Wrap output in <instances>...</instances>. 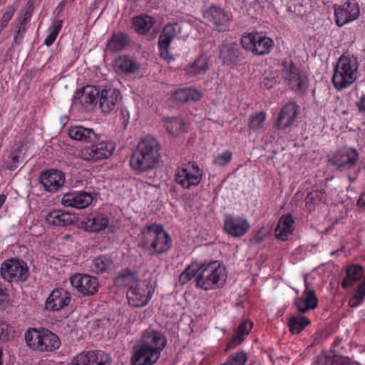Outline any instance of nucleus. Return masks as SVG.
Returning <instances> with one entry per match:
<instances>
[{
  "mask_svg": "<svg viewBox=\"0 0 365 365\" xmlns=\"http://www.w3.org/2000/svg\"><path fill=\"white\" fill-rule=\"evenodd\" d=\"M309 324L310 321L307 317L302 315H295L289 318L288 326L292 334H297Z\"/></svg>",
  "mask_w": 365,
  "mask_h": 365,
  "instance_id": "nucleus-39",
  "label": "nucleus"
},
{
  "mask_svg": "<svg viewBox=\"0 0 365 365\" xmlns=\"http://www.w3.org/2000/svg\"><path fill=\"white\" fill-rule=\"evenodd\" d=\"M208 69V63L206 56H200L188 68L187 73L191 76L202 75Z\"/></svg>",
  "mask_w": 365,
  "mask_h": 365,
  "instance_id": "nucleus-40",
  "label": "nucleus"
},
{
  "mask_svg": "<svg viewBox=\"0 0 365 365\" xmlns=\"http://www.w3.org/2000/svg\"><path fill=\"white\" fill-rule=\"evenodd\" d=\"M167 344V339L163 333L155 330H146L139 342L134 346L130 359L132 365H153L160 359L161 352Z\"/></svg>",
  "mask_w": 365,
  "mask_h": 365,
  "instance_id": "nucleus-2",
  "label": "nucleus"
},
{
  "mask_svg": "<svg viewBox=\"0 0 365 365\" xmlns=\"http://www.w3.org/2000/svg\"><path fill=\"white\" fill-rule=\"evenodd\" d=\"M160 145L151 135L142 138L130 158L131 168L138 174L154 170L160 158Z\"/></svg>",
  "mask_w": 365,
  "mask_h": 365,
  "instance_id": "nucleus-3",
  "label": "nucleus"
},
{
  "mask_svg": "<svg viewBox=\"0 0 365 365\" xmlns=\"http://www.w3.org/2000/svg\"><path fill=\"white\" fill-rule=\"evenodd\" d=\"M38 181L45 190L49 192H56L63 186L65 175L63 172L58 170H48L40 175Z\"/></svg>",
  "mask_w": 365,
  "mask_h": 365,
  "instance_id": "nucleus-19",
  "label": "nucleus"
},
{
  "mask_svg": "<svg viewBox=\"0 0 365 365\" xmlns=\"http://www.w3.org/2000/svg\"><path fill=\"white\" fill-rule=\"evenodd\" d=\"M22 38H23L22 35L20 36V34H16V36L14 37V41L16 43L20 44Z\"/></svg>",
  "mask_w": 365,
  "mask_h": 365,
  "instance_id": "nucleus-63",
  "label": "nucleus"
},
{
  "mask_svg": "<svg viewBox=\"0 0 365 365\" xmlns=\"http://www.w3.org/2000/svg\"><path fill=\"white\" fill-rule=\"evenodd\" d=\"M244 340L245 337L237 333L236 335L232 337V339L227 344V349H232L235 348L237 346L240 345Z\"/></svg>",
  "mask_w": 365,
  "mask_h": 365,
  "instance_id": "nucleus-52",
  "label": "nucleus"
},
{
  "mask_svg": "<svg viewBox=\"0 0 365 365\" xmlns=\"http://www.w3.org/2000/svg\"><path fill=\"white\" fill-rule=\"evenodd\" d=\"M247 361V356L246 352L241 350L230 355L225 362L227 365H243Z\"/></svg>",
  "mask_w": 365,
  "mask_h": 365,
  "instance_id": "nucleus-45",
  "label": "nucleus"
},
{
  "mask_svg": "<svg viewBox=\"0 0 365 365\" xmlns=\"http://www.w3.org/2000/svg\"><path fill=\"white\" fill-rule=\"evenodd\" d=\"M357 205L364 208L365 207V193L362 194L357 201Z\"/></svg>",
  "mask_w": 365,
  "mask_h": 365,
  "instance_id": "nucleus-59",
  "label": "nucleus"
},
{
  "mask_svg": "<svg viewBox=\"0 0 365 365\" xmlns=\"http://www.w3.org/2000/svg\"><path fill=\"white\" fill-rule=\"evenodd\" d=\"M98 96L99 91L96 87L87 85L76 91L72 98V105L89 109L93 103L97 102Z\"/></svg>",
  "mask_w": 365,
  "mask_h": 365,
  "instance_id": "nucleus-18",
  "label": "nucleus"
},
{
  "mask_svg": "<svg viewBox=\"0 0 365 365\" xmlns=\"http://www.w3.org/2000/svg\"><path fill=\"white\" fill-rule=\"evenodd\" d=\"M358 58L349 53H343L334 68L331 78L334 87L339 91L350 87L356 80L359 69Z\"/></svg>",
  "mask_w": 365,
  "mask_h": 365,
  "instance_id": "nucleus-5",
  "label": "nucleus"
},
{
  "mask_svg": "<svg viewBox=\"0 0 365 365\" xmlns=\"http://www.w3.org/2000/svg\"><path fill=\"white\" fill-rule=\"evenodd\" d=\"M141 246L150 252L153 256L168 252L173 246L170 235L160 224L146 225L141 230Z\"/></svg>",
  "mask_w": 365,
  "mask_h": 365,
  "instance_id": "nucleus-4",
  "label": "nucleus"
},
{
  "mask_svg": "<svg viewBox=\"0 0 365 365\" xmlns=\"http://www.w3.org/2000/svg\"><path fill=\"white\" fill-rule=\"evenodd\" d=\"M93 200V196L90 192H72L65 194L62 197L61 202L65 207L83 209L87 207Z\"/></svg>",
  "mask_w": 365,
  "mask_h": 365,
  "instance_id": "nucleus-23",
  "label": "nucleus"
},
{
  "mask_svg": "<svg viewBox=\"0 0 365 365\" xmlns=\"http://www.w3.org/2000/svg\"><path fill=\"white\" fill-rule=\"evenodd\" d=\"M276 80L274 78L264 77L261 81V86L269 89L275 84Z\"/></svg>",
  "mask_w": 365,
  "mask_h": 365,
  "instance_id": "nucleus-57",
  "label": "nucleus"
},
{
  "mask_svg": "<svg viewBox=\"0 0 365 365\" xmlns=\"http://www.w3.org/2000/svg\"><path fill=\"white\" fill-rule=\"evenodd\" d=\"M68 135L76 140L93 143L80 150L79 157L86 161L96 162L107 159L112 155L115 149V145L112 142L107 140L98 142L100 135L92 128L82 125L71 126L68 130Z\"/></svg>",
  "mask_w": 365,
  "mask_h": 365,
  "instance_id": "nucleus-1",
  "label": "nucleus"
},
{
  "mask_svg": "<svg viewBox=\"0 0 365 365\" xmlns=\"http://www.w3.org/2000/svg\"><path fill=\"white\" fill-rule=\"evenodd\" d=\"M331 365H359L358 364L351 363L348 358L342 356H335L331 362Z\"/></svg>",
  "mask_w": 365,
  "mask_h": 365,
  "instance_id": "nucleus-55",
  "label": "nucleus"
},
{
  "mask_svg": "<svg viewBox=\"0 0 365 365\" xmlns=\"http://www.w3.org/2000/svg\"><path fill=\"white\" fill-rule=\"evenodd\" d=\"M219 58L224 64L236 66L242 63L245 56L236 43L222 42L219 46Z\"/></svg>",
  "mask_w": 365,
  "mask_h": 365,
  "instance_id": "nucleus-17",
  "label": "nucleus"
},
{
  "mask_svg": "<svg viewBox=\"0 0 365 365\" xmlns=\"http://www.w3.org/2000/svg\"><path fill=\"white\" fill-rule=\"evenodd\" d=\"M254 240L256 243L259 244L263 241L264 237L260 235V232L259 231L258 233L255 235Z\"/></svg>",
  "mask_w": 365,
  "mask_h": 365,
  "instance_id": "nucleus-61",
  "label": "nucleus"
},
{
  "mask_svg": "<svg viewBox=\"0 0 365 365\" xmlns=\"http://www.w3.org/2000/svg\"><path fill=\"white\" fill-rule=\"evenodd\" d=\"M359 159L358 151L351 147L344 146L328 156L329 163L340 170L353 168Z\"/></svg>",
  "mask_w": 365,
  "mask_h": 365,
  "instance_id": "nucleus-10",
  "label": "nucleus"
},
{
  "mask_svg": "<svg viewBox=\"0 0 365 365\" xmlns=\"http://www.w3.org/2000/svg\"><path fill=\"white\" fill-rule=\"evenodd\" d=\"M267 115L264 111L255 113L250 115L248 118V127L252 130H257L263 128Z\"/></svg>",
  "mask_w": 365,
  "mask_h": 365,
  "instance_id": "nucleus-43",
  "label": "nucleus"
},
{
  "mask_svg": "<svg viewBox=\"0 0 365 365\" xmlns=\"http://www.w3.org/2000/svg\"><path fill=\"white\" fill-rule=\"evenodd\" d=\"M327 200L326 192L323 190H314L308 193L305 198L306 209L309 212L315 210L316 205L325 202Z\"/></svg>",
  "mask_w": 365,
  "mask_h": 365,
  "instance_id": "nucleus-37",
  "label": "nucleus"
},
{
  "mask_svg": "<svg viewBox=\"0 0 365 365\" xmlns=\"http://www.w3.org/2000/svg\"><path fill=\"white\" fill-rule=\"evenodd\" d=\"M26 27H25V26H23V27L20 26V27L19 28V29H18V31H17L16 34H20V36H21V35H22V36H24V34L26 33Z\"/></svg>",
  "mask_w": 365,
  "mask_h": 365,
  "instance_id": "nucleus-64",
  "label": "nucleus"
},
{
  "mask_svg": "<svg viewBox=\"0 0 365 365\" xmlns=\"http://www.w3.org/2000/svg\"><path fill=\"white\" fill-rule=\"evenodd\" d=\"M62 27V21H55L53 23L51 31L50 34L47 36V37L44 40V43L49 46L53 44L55 41Z\"/></svg>",
  "mask_w": 365,
  "mask_h": 365,
  "instance_id": "nucleus-47",
  "label": "nucleus"
},
{
  "mask_svg": "<svg viewBox=\"0 0 365 365\" xmlns=\"http://www.w3.org/2000/svg\"><path fill=\"white\" fill-rule=\"evenodd\" d=\"M356 107L357 108L358 113L365 118V94L362 95L359 101L356 103Z\"/></svg>",
  "mask_w": 365,
  "mask_h": 365,
  "instance_id": "nucleus-54",
  "label": "nucleus"
},
{
  "mask_svg": "<svg viewBox=\"0 0 365 365\" xmlns=\"http://www.w3.org/2000/svg\"><path fill=\"white\" fill-rule=\"evenodd\" d=\"M336 355L332 356L327 351H322L317 355L313 362V365H331Z\"/></svg>",
  "mask_w": 365,
  "mask_h": 365,
  "instance_id": "nucleus-48",
  "label": "nucleus"
},
{
  "mask_svg": "<svg viewBox=\"0 0 365 365\" xmlns=\"http://www.w3.org/2000/svg\"><path fill=\"white\" fill-rule=\"evenodd\" d=\"M223 228L227 234L233 237H241L250 229L246 218L231 214H225L223 217Z\"/></svg>",
  "mask_w": 365,
  "mask_h": 365,
  "instance_id": "nucleus-15",
  "label": "nucleus"
},
{
  "mask_svg": "<svg viewBox=\"0 0 365 365\" xmlns=\"http://www.w3.org/2000/svg\"><path fill=\"white\" fill-rule=\"evenodd\" d=\"M109 223L108 217L102 214L89 215L85 225L86 229L92 232H99L106 228Z\"/></svg>",
  "mask_w": 365,
  "mask_h": 365,
  "instance_id": "nucleus-32",
  "label": "nucleus"
},
{
  "mask_svg": "<svg viewBox=\"0 0 365 365\" xmlns=\"http://www.w3.org/2000/svg\"><path fill=\"white\" fill-rule=\"evenodd\" d=\"M115 73L119 76H129L136 73L140 68L137 59L129 55H120L113 63Z\"/></svg>",
  "mask_w": 365,
  "mask_h": 365,
  "instance_id": "nucleus-20",
  "label": "nucleus"
},
{
  "mask_svg": "<svg viewBox=\"0 0 365 365\" xmlns=\"http://www.w3.org/2000/svg\"><path fill=\"white\" fill-rule=\"evenodd\" d=\"M27 151L26 147L21 143L17 148H16L14 151L10 153V158L11 160V163L10 165H7V169L9 170H15L20 165H22L25 163V154Z\"/></svg>",
  "mask_w": 365,
  "mask_h": 365,
  "instance_id": "nucleus-36",
  "label": "nucleus"
},
{
  "mask_svg": "<svg viewBox=\"0 0 365 365\" xmlns=\"http://www.w3.org/2000/svg\"><path fill=\"white\" fill-rule=\"evenodd\" d=\"M154 289L148 280L138 282L127 291V298L130 306L142 307L150 300Z\"/></svg>",
  "mask_w": 365,
  "mask_h": 365,
  "instance_id": "nucleus-11",
  "label": "nucleus"
},
{
  "mask_svg": "<svg viewBox=\"0 0 365 365\" xmlns=\"http://www.w3.org/2000/svg\"><path fill=\"white\" fill-rule=\"evenodd\" d=\"M365 297V282H362L358 287L356 293L350 298L349 304L351 307H356L364 300Z\"/></svg>",
  "mask_w": 365,
  "mask_h": 365,
  "instance_id": "nucleus-44",
  "label": "nucleus"
},
{
  "mask_svg": "<svg viewBox=\"0 0 365 365\" xmlns=\"http://www.w3.org/2000/svg\"><path fill=\"white\" fill-rule=\"evenodd\" d=\"M191 168V170L193 173H195V175L199 174L200 177L202 178V171L201 170V169L199 168V165L196 163H193L192 164Z\"/></svg>",
  "mask_w": 365,
  "mask_h": 365,
  "instance_id": "nucleus-58",
  "label": "nucleus"
},
{
  "mask_svg": "<svg viewBox=\"0 0 365 365\" xmlns=\"http://www.w3.org/2000/svg\"><path fill=\"white\" fill-rule=\"evenodd\" d=\"M27 346L41 352H52L61 346L57 335L46 329L29 328L24 334Z\"/></svg>",
  "mask_w": 365,
  "mask_h": 365,
  "instance_id": "nucleus-7",
  "label": "nucleus"
},
{
  "mask_svg": "<svg viewBox=\"0 0 365 365\" xmlns=\"http://www.w3.org/2000/svg\"><path fill=\"white\" fill-rule=\"evenodd\" d=\"M175 180L183 188L189 189L192 186H197L201 182L200 175H195L191 170L190 166L178 170L175 173Z\"/></svg>",
  "mask_w": 365,
  "mask_h": 365,
  "instance_id": "nucleus-28",
  "label": "nucleus"
},
{
  "mask_svg": "<svg viewBox=\"0 0 365 365\" xmlns=\"http://www.w3.org/2000/svg\"><path fill=\"white\" fill-rule=\"evenodd\" d=\"M10 333L11 329L9 326L6 322L0 321V340H8Z\"/></svg>",
  "mask_w": 365,
  "mask_h": 365,
  "instance_id": "nucleus-51",
  "label": "nucleus"
},
{
  "mask_svg": "<svg viewBox=\"0 0 365 365\" xmlns=\"http://www.w3.org/2000/svg\"><path fill=\"white\" fill-rule=\"evenodd\" d=\"M71 302L70 294L63 289H54L46 301V308L50 311H58L68 306Z\"/></svg>",
  "mask_w": 365,
  "mask_h": 365,
  "instance_id": "nucleus-25",
  "label": "nucleus"
},
{
  "mask_svg": "<svg viewBox=\"0 0 365 365\" xmlns=\"http://www.w3.org/2000/svg\"><path fill=\"white\" fill-rule=\"evenodd\" d=\"M204 17L207 21L215 26L220 32L227 30V24L230 21V17L221 7L210 6L204 12Z\"/></svg>",
  "mask_w": 365,
  "mask_h": 365,
  "instance_id": "nucleus-21",
  "label": "nucleus"
},
{
  "mask_svg": "<svg viewBox=\"0 0 365 365\" xmlns=\"http://www.w3.org/2000/svg\"><path fill=\"white\" fill-rule=\"evenodd\" d=\"M113 267V263L110 258L100 256L92 261L90 268L93 272L98 274L110 270Z\"/></svg>",
  "mask_w": 365,
  "mask_h": 365,
  "instance_id": "nucleus-38",
  "label": "nucleus"
},
{
  "mask_svg": "<svg viewBox=\"0 0 365 365\" xmlns=\"http://www.w3.org/2000/svg\"><path fill=\"white\" fill-rule=\"evenodd\" d=\"M225 268L218 261H210L199 264L196 287L203 290H214L225 283Z\"/></svg>",
  "mask_w": 365,
  "mask_h": 365,
  "instance_id": "nucleus-6",
  "label": "nucleus"
},
{
  "mask_svg": "<svg viewBox=\"0 0 365 365\" xmlns=\"http://www.w3.org/2000/svg\"><path fill=\"white\" fill-rule=\"evenodd\" d=\"M72 285L83 296H93L98 290V279L88 274H76L70 277Z\"/></svg>",
  "mask_w": 365,
  "mask_h": 365,
  "instance_id": "nucleus-14",
  "label": "nucleus"
},
{
  "mask_svg": "<svg viewBox=\"0 0 365 365\" xmlns=\"http://www.w3.org/2000/svg\"><path fill=\"white\" fill-rule=\"evenodd\" d=\"M199 264L192 263L179 276V284L180 285L186 284L192 278L195 279L197 277Z\"/></svg>",
  "mask_w": 365,
  "mask_h": 365,
  "instance_id": "nucleus-42",
  "label": "nucleus"
},
{
  "mask_svg": "<svg viewBox=\"0 0 365 365\" xmlns=\"http://www.w3.org/2000/svg\"><path fill=\"white\" fill-rule=\"evenodd\" d=\"M129 37L126 34L118 32L113 34L106 43L107 49L113 53L123 50L129 43Z\"/></svg>",
  "mask_w": 365,
  "mask_h": 365,
  "instance_id": "nucleus-31",
  "label": "nucleus"
},
{
  "mask_svg": "<svg viewBox=\"0 0 365 365\" xmlns=\"http://www.w3.org/2000/svg\"><path fill=\"white\" fill-rule=\"evenodd\" d=\"M6 295L0 289V308L2 307L3 304L6 302Z\"/></svg>",
  "mask_w": 365,
  "mask_h": 365,
  "instance_id": "nucleus-60",
  "label": "nucleus"
},
{
  "mask_svg": "<svg viewBox=\"0 0 365 365\" xmlns=\"http://www.w3.org/2000/svg\"><path fill=\"white\" fill-rule=\"evenodd\" d=\"M166 130L172 135H177L184 132L185 123L182 118H170L165 121Z\"/></svg>",
  "mask_w": 365,
  "mask_h": 365,
  "instance_id": "nucleus-41",
  "label": "nucleus"
},
{
  "mask_svg": "<svg viewBox=\"0 0 365 365\" xmlns=\"http://www.w3.org/2000/svg\"><path fill=\"white\" fill-rule=\"evenodd\" d=\"M294 219L290 214L282 216L274 230L276 237L282 241L287 240L288 235L294 231Z\"/></svg>",
  "mask_w": 365,
  "mask_h": 365,
  "instance_id": "nucleus-30",
  "label": "nucleus"
},
{
  "mask_svg": "<svg viewBox=\"0 0 365 365\" xmlns=\"http://www.w3.org/2000/svg\"><path fill=\"white\" fill-rule=\"evenodd\" d=\"M185 103L196 102L201 99L202 93L191 87H185Z\"/></svg>",
  "mask_w": 365,
  "mask_h": 365,
  "instance_id": "nucleus-49",
  "label": "nucleus"
},
{
  "mask_svg": "<svg viewBox=\"0 0 365 365\" xmlns=\"http://www.w3.org/2000/svg\"><path fill=\"white\" fill-rule=\"evenodd\" d=\"M155 20L153 17L142 14L133 17V24L135 30L139 34H145L153 27Z\"/></svg>",
  "mask_w": 365,
  "mask_h": 365,
  "instance_id": "nucleus-35",
  "label": "nucleus"
},
{
  "mask_svg": "<svg viewBox=\"0 0 365 365\" xmlns=\"http://www.w3.org/2000/svg\"><path fill=\"white\" fill-rule=\"evenodd\" d=\"M110 357L101 350L82 351L74 356L71 365H110Z\"/></svg>",
  "mask_w": 365,
  "mask_h": 365,
  "instance_id": "nucleus-16",
  "label": "nucleus"
},
{
  "mask_svg": "<svg viewBox=\"0 0 365 365\" xmlns=\"http://www.w3.org/2000/svg\"><path fill=\"white\" fill-rule=\"evenodd\" d=\"M0 274L5 281L16 283L25 282L29 275L27 264L16 258L8 259L3 262Z\"/></svg>",
  "mask_w": 365,
  "mask_h": 365,
  "instance_id": "nucleus-8",
  "label": "nucleus"
},
{
  "mask_svg": "<svg viewBox=\"0 0 365 365\" xmlns=\"http://www.w3.org/2000/svg\"><path fill=\"white\" fill-rule=\"evenodd\" d=\"M286 80L289 87L296 92L304 93L308 88L306 76L301 73L299 69L292 62L289 65Z\"/></svg>",
  "mask_w": 365,
  "mask_h": 365,
  "instance_id": "nucleus-22",
  "label": "nucleus"
},
{
  "mask_svg": "<svg viewBox=\"0 0 365 365\" xmlns=\"http://www.w3.org/2000/svg\"><path fill=\"white\" fill-rule=\"evenodd\" d=\"M122 115L124 118L123 123L125 124V126H126L129 123V121H128V119L125 118H126V116L128 117L129 113L128 111L123 110V111H122Z\"/></svg>",
  "mask_w": 365,
  "mask_h": 365,
  "instance_id": "nucleus-62",
  "label": "nucleus"
},
{
  "mask_svg": "<svg viewBox=\"0 0 365 365\" xmlns=\"http://www.w3.org/2000/svg\"><path fill=\"white\" fill-rule=\"evenodd\" d=\"M364 275V268L359 264H351L346 268V276L341 282L343 288L351 287Z\"/></svg>",
  "mask_w": 365,
  "mask_h": 365,
  "instance_id": "nucleus-33",
  "label": "nucleus"
},
{
  "mask_svg": "<svg viewBox=\"0 0 365 365\" xmlns=\"http://www.w3.org/2000/svg\"><path fill=\"white\" fill-rule=\"evenodd\" d=\"M120 94L119 91L115 88L103 89L99 92V106L104 113H110L115 107Z\"/></svg>",
  "mask_w": 365,
  "mask_h": 365,
  "instance_id": "nucleus-26",
  "label": "nucleus"
},
{
  "mask_svg": "<svg viewBox=\"0 0 365 365\" xmlns=\"http://www.w3.org/2000/svg\"><path fill=\"white\" fill-rule=\"evenodd\" d=\"M45 220L49 225L65 227L73 225L76 217L68 212L54 210L46 215Z\"/></svg>",
  "mask_w": 365,
  "mask_h": 365,
  "instance_id": "nucleus-27",
  "label": "nucleus"
},
{
  "mask_svg": "<svg viewBox=\"0 0 365 365\" xmlns=\"http://www.w3.org/2000/svg\"><path fill=\"white\" fill-rule=\"evenodd\" d=\"M232 158V153L229 150H226L217 154L212 160V163L220 167H224L231 162Z\"/></svg>",
  "mask_w": 365,
  "mask_h": 365,
  "instance_id": "nucleus-46",
  "label": "nucleus"
},
{
  "mask_svg": "<svg viewBox=\"0 0 365 365\" xmlns=\"http://www.w3.org/2000/svg\"><path fill=\"white\" fill-rule=\"evenodd\" d=\"M253 324L250 320H244L239 325L237 333L245 337L248 335L252 328Z\"/></svg>",
  "mask_w": 365,
  "mask_h": 365,
  "instance_id": "nucleus-50",
  "label": "nucleus"
},
{
  "mask_svg": "<svg viewBox=\"0 0 365 365\" xmlns=\"http://www.w3.org/2000/svg\"><path fill=\"white\" fill-rule=\"evenodd\" d=\"M138 282H141V280H139L138 273L130 269L122 270L115 279V283L117 285L128 287V288L133 287V285H135Z\"/></svg>",
  "mask_w": 365,
  "mask_h": 365,
  "instance_id": "nucleus-34",
  "label": "nucleus"
},
{
  "mask_svg": "<svg viewBox=\"0 0 365 365\" xmlns=\"http://www.w3.org/2000/svg\"><path fill=\"white\" fill-rule=\"evenodd\" d=\"M240 42L244 49L257 56L268 54L274 46L272 38L258 32L243 34Z\"/></svg>",
  "mask_w": 365,
  "mask_h": 365,
  "instance_id": "nucleus-9",
  "label": "nucleus"
},
{
  "mask_svg": "<svg viewBox=\"0 0 365 365\" xmlns=\"http://www.w3.org/2000/svg\"><path fill=\"white\" fill-rule=\"evenodd\" d=\"M185 88L176 90L173 93V98L175 101L185 103Z\"/></svg>",
  "mask_w": 365,
  "mask_h": 365,
  "instance_id": "nucleus-53",
  "label": "nucleus"
},
{
  "mask_svg": "<svg viewBox=\"0 0 365 365\" xmlns=\"http://www.w3.org/2000/svg\"><path fill=\"white\" fill-rule=\"evenodd\" d=\"M299 113V106L296 103L289 102L285 104L279 113L277 128L283 130L289 128L294 122Z\"/></svg>",
  "mask_w": 365,
  "mask_h": 365,
  "instance_id": "nucleus-24",
  "label": "nucleus"
},
{
  "mask_svg": "<svg viewBox=\"0 0 365 365\" xmlns=\"http://www.w3.org/2000/svg\"><path fill=\"white\" fill-rule=\"evenodd\" d=\"M334 15L336 24L338 26L358 19L360 15V8L356 0H348L342 5L335 6Z\"/></svg>",
  "mask_w": 365,
  "mask_h": 365,
  "instance_id": "nucleus-13",
  "label": "nucleus"
},
{
  "mask_svg": "<svg viewBox=\"0 0 365 365\" xmlns=\"http://www.w3.org/2000/svg\"><path fill=\"white\" fill-rule=\"evenodd\" d=\"M305 285L307 287L304 291L305 298H297L294 302L299 312L301 313H306L309 310L314 309L318 305V299L315 292L312 289H308L306 279Z\"/></svg>",
  "mask_w": 365,
  "mask_h": 365,
  "instance_id": "nucleus-29",
  "label": "nucleus"
},
{
  "mask_svg": "<svg viewBox=\"0 0 365 365\" xmlns=\"http://www.w3.org/2000/svg\"><path fill=\"white\" fill-rule=\"evenodd\" d=\"M31 15H32L31 6H29L26 9H25L24 13L20 19L21 24L24 25L26 22H28L31 19Z\"/></svg>",
  "mask_w": 365,
  "mask_h": 365,
  "instance_id": "nucleus-56",
  "label": "nucleus"
},
{
  "mask_svg": "<svg viewBox=\"0 0 365 365\" xmlns=\"http://www.w3.org/2000/svg\"><path fill=\"white\" fill-rule=\"evenodd\" d=\"M180 33V26L178 23L168 24L163 28L158 38V47L160 56L167 62L174 60L173 55L170 53V46L175 37Z\"/></svg>",
  "mask_w": 365,
  "mask_h": 365,
  "instance_id": "nucleus-12",
  "label": "nucleus"
}]
</instances>
